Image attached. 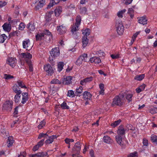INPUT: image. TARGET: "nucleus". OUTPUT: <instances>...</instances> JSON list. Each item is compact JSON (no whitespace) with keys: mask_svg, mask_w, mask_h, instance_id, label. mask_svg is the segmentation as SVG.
I'll use <instances>...</instances> for the list:
<instances>
[{"mask_svg":"<svg viewBox=\"0 0 157 157\" xmlns=\"http://www.w3.org/2000/svg\"><path fill=\"white\" fill-rule=\"evenodd\" d=\"M116 26L117 33L120 35H122L124 31V27L121 20L119 19L116 21Z\"/></svg>","mask_w":157,"mask_h":157,"instance_id":"4","label":"nucleus"},{"mask_svg":"<svg viewBox=\"0 0 157 157\" xmlns=\"http://www.w3.org/2000/svg\"><path fill=\"white\" fill-rule=\"evenodd\" d=\"M81 18L79 16H78L76 18V22L74 25L71 27V32L73 35V37L76 39L77 38V36L79 35V33L77 32L79 30V26L80 25Z\"/></svg>","mask_w":157,"mask_h":157,"instance_id":"1","label":"nucleus"},{"mask_svg":"<svg viewBox=\"0 0 157 157\" xmlns=\"http://www.w3.org/2000/svg\"><path fill=\"white\" fill-rule=\"evenodd\" d=\"M36 2V10H38L42 7L45 4V0H37Z\"/></svg>","mask_w":157,"mask_h":157,"instance_id":"12","label":"nucleus"},{"mask_svg":"<svg viewBox=\"0 0 157 157\" xmlns=\"http://www.w3.org/2000/svg\"><path fill=\"white\" fill-rule=\"evenodd\" d=\"M62 11V9L60 6L57 7L54 10V13L55 16L56 17H58L61 14Z\"/></svg>","mask_w":157,"mask_h":157,"instance_id":"17","label":"nucleus"},{"mask_svg":"<svg viewBox=\"0 0 157 157\" xmlns=\"http://www.w3.org/2000/svg\"><path fill=\"white\" fill-rule=\"evenodd\" d=\"M39 147V146L37 144L33 147V150L34 151H36L37 150Z\"/></svg>","mask_w":157,"mask_h":157,"instance_id":"62","label":"nucleus"},{"mask_svg":"<svg viewBox=\"0 0 157 157\" xmlns=\"http://www.w3.org/2000/svg\"><path fill=\"white\" fill-rule=\"evenodd\" d=\"M125 130L122 125L119 126L117 131V135L124 137Z\"/></svg>","mask_w":157,"mask_h":157,"instance_id":"14","label":"nucleus"},{"mask_svg":"<svg viewBox=\"0 0 157 157\" xmlns=\"http://www.w3.org/2000/svg\"><path fill=\"white\" fill-rule=\"evenodd\" d=\"M50 54L51 56L49 57L50 62L52 63L54 59L59 56L60 52L59 48L58 47H55L52 48L50 52Z\"/></svg>","mask_w":157,"mask_h":157,"instance_id":"3","label":"nucleus"},{"mask_svg":"<svg viewBox=\"0 0 157 157\" xmlns=\"http://www.w3.org/2000/svg\"><path fill=\"white\" fill-rule=\"evenodd\" d=\"M48 137V135L47 134V133L45 134L43 133L40 134L38 137V139H40L42 137H44L45 138H47Z\"/></svg>","mask_w":157,"mask_h":157,"instance_id":"48","label":"nucleus"},{"mask_svg":"<svg viewBox=\"0 0 157 157\" xmlns=\"http://www.w3.org/2000/svg\"><path fill=\"white\" fill-rule=\"evenodd\" d=\"M93 53L94 55H98L100 57L104 56L105 55V53L101 50L93 52Z\"/></svg>","mask_w":157,"mask_h":157,"instance_id":"29","label":"nucleus"},{"mask_svg":"<svg viewBox=\"0 0 157 157\" xmlns=\"http://www.w3.org/2000/svg\"><path fill=\"white\" fill-rule=\"evenodd\" d=\"M125 96L124 93H121L118 95L116 96L113 99L112 105L121 106L124 103V97Z\"/></svg>","mask_w":157,"mask_h":157,"instance_id":"2","label":"nucleus"},{"mask_svg":"<svg viewBox=\"0 0 157 157\" xmlns=\"http://www.w3.org/2000/svg\"><path fill=\"white\" fill-rule=\"evenodd\" d=\"M128 13L130 16L131 20L132 19L134 16V10L132 8H129L128 11Z\"/></svg>","mask_w":157,"mask_h":157,"instance_id":"32","label":"nucleus"},{"mask_svg":"<svg viewBox=\"0 0 157 157\" xmlns=\"http://www.w3.org/2000/svg\"><path fill=\"white\" fill-rule=\"evenodd\" d=\"M45 124L46 122L44 120L41 121L40 124L38 126V128L40 129H41L42 127L45 126Z\"/></svg>","mask_w":157,"mask_h":157,"instance_id":"50","label":"nucleus"},{"mask_svg":"<svg viewBox=\"0 0 157 157\" xmlns=\"http://www.w3.org/2000/svg\"><path fill=\"white\" fill-rule=\"evenodd\" d=\"M17 83L18 84V86L21 87V88L24 89H26L27 88L22 81H18Z\"/></svg>","mask_w":157,"mask_h":157,"instance_id":"47","label":"nucleus"},{"mask_svg":"<svg viewBox=\"0 0 157 157\" xmlns=\"http://www.w3.org/2000/svg\"><path fill=\"white\" fill-rule=\"evenodd\" d=\"M76 95L74 92L72 90H69L68 91L67 96L69 97H73Z\"/></svg>","mask_w":157,"mask_h":157,"instance_id":"46","label":"nucleus"},{"mask_svg":"<svg viewBox=\"0 0 157 157\" xmlns=\"http://www.w3.org/2000/svg\"><path fill=\"white\" fill-rule=\"evenodd\" d=\"M86 9L85 7H82L80 8V11L82 13H85L86 12Z\"/></svg>","mask_w":157,"mask_h":157,"instance_id":"58","label":"nucleus"},{"mask_svg":"<svg viewBox=\"0 0 157 157\" xmlns=\"http://www.w3.org/2000/svg\"><path fill=\"white\" fill-rule=\"evenodd\" d=\"M21 56L27 61V60L30 59L32 58V55L29 53H23L21 54Z\"/></svg>","mask_w":157,"mask_h":157,"instance_id":"20","label":"nucleus"},{"mask_svg":"<svg viewBox=\"0 0 157 157\" xmlns=\"http://www.w3.org/2000/svg\"><path fill=\"white\" fill-rule=\"evenodd\" d=\"M87 55L86 54H83L80 56L77 59L76 64L77 65L80 66L83 61H85L87 59Z\"/></svg>","mask_w":157,"mask_h":157,"instance_id":"7","label":"nucleus"},{"mask_svg":"<svg viewBox=\"0 0 157 157\" xmlns=\"http://www.w3.org/2000/svg\"><path fill=\"white\" fill-rule=\"evenodd\" d=\"M13 91L17 94H21V91L19 86L17 85H15L13 87Z\"/></svg>","mask_w":157,"mask_h":157,"instance_id":"26","label":"nucleus"},{"mask_svg":"<svg viewBox=\"0 0 157 157\" xmlns=\"http://www.w3.org/2000/svg\"><path fill=\"white\" fill-rule=\"evenodd\" d=\"M147 19L145 17L143 16L140 17L138 20V22L140 24L144 25L147 23Z\"/></svg>","mask_w":157,"mask_h":157,"instance_id":"28","label":"nucleus"},{"mask_svg":"<svg viewBox=\"0 0 157 157\" xmlns=\"http://www.w3.org/2000/svg\"><path fill=\"white\" fill-rule=\"evenodd\" d=\"M143 144L144 145L147 146L148 145V142L147 140L145 138H144L143 140Z\"/></svg>","mask_w":157,"mask_h":157,"instance_id":"57","label":"nucleus"},{"mask_svg":"<svg viewBox=\"0 0 157 157\" xmlns=\"http://www.w3.org/2000/svg\"><path fill=\"white\" fill-rule=\"evenodd\" d=\"M44 140V139H42L40 141H39L37 145H38L40 147H41L43 145Z\"/></svg>","mask_w":157,"mask_h":157,"instance_id":"60","label":"nucleus"},{"mask_svg":"<svg viewBox=\"0 0 157 157\" xmlns=\"http://www.w3.org/2000/svg\"><path fill=\"white\" fill-rule=\"evenodd\" d=\"M7 38V37L5 34L1 35L0 36V43H3Z\"/></svg>","mask_w":157,"mask_h":157,"instance_id":"38","label":"nucleus"},{"mask_svg":"<svg viewBox=\"0 0 157 157\" xmlns=\"http://www.w3.org/2000/svg\"><path fill=\"white\" fill-rule=\"evenodd\" d=\"M132 94H126L125 98L127 100L128 102H129L132 101Z\"/></svg>","mask_w":157,"mask_h":157,"instance_id":"41","label":"nucleus"},{"mask_svg":"<svg viewBox=\"0 0 157 157\" xmlns=\"http://www.w3.org/2000/svg\"><path fill=\"white\" fill-rule=\"evenodd\" d=\"M22 98L21 103L24 104L28 100V93H22Z\"/></svg>","mask_w":157,"mask_h":157,"instance_id":"22","label":"nucleus"},{"mask_svg":"<svg viewBox=\"0 0 157 157\" xmlns=\"http://www.w3.org/2000/svg\"><path fill=\"white\" fill-rule=\"evenodd\" d=\"M53 13L52 11H50L47 12L45 15V18L47 22H49L52 19V16Z\"/></svg>","mask_w":157,"mask_h":157,"instance_id":"18","label":"nucleus"},{"mask_svg":"<svg viewBox=\"0 0 157 157\" xmlns=\"http://www.w3.org/2000/svg\"><path fill=\"white\" fill-rule=\"evenodd\" d=\"M121 120L120 119L115 121L114 122L112 123L111 124V126L113 127H115L117 125H118L119 123L121 122Z\"/></svg>","mask_w":157,"mask_h":157,"instance_id":"45","label":"nucleus"},{"mask_svg":"<svg viewBox=\"0 0 157 157\" xmlns=\"http://www.w3.org/2000/svg\"><path fill=\"white\" fill-rule=\"evenodd\" d=\"M49 138L45 142L46 144H49L52 143L53 142V140L49 136Z\"/></svg>","mask_w":157,"mask_h":157,"instance_id":"54","label":"nucleus"},{"mask_svg":"<svg viewBox=\"0 0 157 157\" xmlns=\"http://www.w3.org/2000/svg\"><path fill=\"white\" fill-rule=\"evenodd\" d=\"M151 141L154 144L157 145V136L152 134L151 136Z\"/></svg>","mask_w":157,"mask_h":157,"instance_id":"35","label":"nucleus"},{"mask_svg":"<svg viewBox=\"0 0 157 157\" xmlns=\"http://www.w3.org/2000/svg\"><path fill=\"white\" fill-rule=\"evenodd\" d=\"M81 145L79 141L76 143L72 149V151L73 153H80V150H81Z\"/></svg>","mask_w":157,"mask_h":157,"instance_id":"13","label":"nucleus"},{"mask_svg":"<svg viewBox=\"0 0 157 157\" xmlns=\"http://www.w3.org/2000/svg\"><path fill=\"white\" fill-rule=\"evenodd\" d=\"M17 62V60L16 58L13 57H9L6 60V63L13 68L15 66Z\"/></svg>","mask_w":157,"mask_h":157,"instance_id":"8","label":"nucleus"},{"mask_svg":"<svg viewBox=\"0 0 157 157\" xmlns=\"http://www.w3.org/2000/svg\"><path fill=\"white\" fill-rule=\"evenodd\" d=\"M14 142L13 140V138L12 136H10L8 138L7 140V146L8 147H10V146L13 145V144Z\"/></svg>","mask_w":157,"mask_h":157,"instance_id":"27","label":"nucleus"},{"mask_svg":"<svg viewBox=\"0 0 157 157\" xmlns=\"http://www.w3.org/2000/svg\"><path fill=\"white\" fill-rule=\"evenodd\" d=\"M124 3L126 5H129L131 4L133 0H124Z\"/></svg>","mask_w":157,"mask_h":157,"instance_id":"63","label":"nucleus"},{"mask_svg":"<svg viewBox=\"0 0 157 157\" xmlns=\"http://www.w3.org/2000/svg\"><path fill=\"white\" fill-rule=\"evenodd\" d=\"M22 45L24 48L26 49L27 50H29L31 49L33 47V45L30 44V40L29 39H26L23 41Z\"/></svg>","mask_w":157,"mask_h":157,"instance_id":"9","label":"nucleus"},{"mask_svg":"<svg viewBox=\"0 0 157 157\" xmlns=\"http://www.w3.org/2000/svg\"><path fill=\"white\" fill-rule=\"evenodd\" d=\"M26 156V153L25 151H24L20 152V155H18V157H20L21 156H22L23 157H25Z\"/></svg>","mask_w":157,"mask_h":157,"instance_id":"61","label":"nucleus"},{"mask_svg":"<svg viewBox=\"0 0 157 157\" xmlns=\"http://www.w3.org/2000/svg\"><path fill=\"white\" fill-rule=\"evenodd\" d=\"M93 79V77L92 76H90V77L86 78L80 81V84L84 86L87 82H89L92 81Z\"/></svg>","mask_w":157,"mask_h":157,"instance_id":"16","label":"nucleus"},{"mask_svg":"<svg viewBox=\"0 0 157 157\" xmlns=\"http://www.w3.org/2000/svg\"><path fill=\"white\" fill-rule=\"evenodd\" d=\"M13 105V101L8 100L3 104L2 109L4 111L10 112L12 110Z\"/></svg>","mask_w":157,"mask_h":157,"instance_id":"6","label":"nucleus"},{"mask_svg":"<svg viewBox=\"0 0 157 157\" xmlns=\"http://www.w3.org/2000/svg\"><path fill=\"white\" fill-rule=\"evenodd\" d=\"M103 140V141L108 144H110L112 143L113 140L108 136H104Z\"/></svg>","mask_w":157,"mask_h":157,"instance_id":"24","label":"nucleus"},{"mask_svg":"<svg viewBox=\"0 0 157 157\" xmlns=\"http://www.w3.org/2000/svg\"><path fill=\"white\" fill-rule=\"evenodd\" d=\"M89 61L91 63H94L95 64H98L101 62V60L99 58L96 56H94L90 58Z\"/></svg>","mask_w":157,"mask_h":157,"instance_id":"15","label":"nucleus"},{"mask_svg":"<svg viewBox=\"0 0 157 157\" xmlns=\"http://www.w3.org/2000/svg\"><path fill=\"white\" fill-rule=\"evenodd\" d=\"M74 153V154H73L72 155L73 157H80V155H79L80 153H78L77 152H75Z\"/></svg>","mask_w":157,"mask_h":157,"instance_id":"64","label":"nucleus"},{"mask_svg":"<svg viewBox=\"0 0 157 157\" xmlns=\"http://www.w3.org/2000/svg\"><path fill=\"white\" fill-rule=\"evenodd\" d=\"M144 74L137 75L135 77L134 79L138 81H141L144 78Z\"/></svg>","mask_w":157,"mask_h":157,"instance_id":"36","label":"nucleus"},{"mask_svg":"<svg viewBox=\"0 0 157 157\" xmlns=\"http://www.w3.org/2000/svg\"><path fill=\"white\" fill-rule=\"evenodd\" d=\"M48 153L46 152H44L42 151L41 153V156L40 157H44L45 156H47L48 157H49V155H48Z\"/></svg>","mask_w":157,"mask_h":157,"instance_id":"59","label":"nucleus"},{"mask_svg":"<svg viewBox=\"0 0 157 157\" xmlns=\"http://www.w3.org/2000/svg\"><path fill=\"white\" fill-rule=\"evenodd\" d=\"M60 106L61 108L63 109H69V107L67 105V103L65 102H63L61 105Z\"/></svg>","mask_w":157,"mask_h":157,"instance_id":"40","label":"nucleus"},{"mask_svg":"<svg viewBox=\"0 0 157 157\" xmlns=\"http://www.w3.org/2000/svg\"><path fill=\"white\" fill-rule=\"evenodd\" d=\"M82 92V87L80 86L78 88H77L76 91L75 92V94L76 96H78V94L81 93Z\"/></svg>","mask_w":157,"mask_h":157,"instance_id":"43","label":"nucleus"},{"mask_svg":"<svg viewBox=\"0 0 157 157\" xmlns=\"http://www.w3.org/2000/svg\"><path fill=\"white\" fill-rule=\"evenodd\" d=\"M89 39L86 36H83L82 38V46L83 48L86 47L88 44Z\"/></svg>","mask_w":157,"mask_h":157,"instance_id":"19","label":"nucleus"},{"mask_svg":"<svg viewBox=\"0 0 157 157\" xmlns=\"http://www.w3.org/2000/svg\"><path fill=\"white\" fill-rule=\"evenodd\" d=\"M44 34L47 35L48 36L49 40L50 41L51 39L52 38V34L48 30H45L43 33H39L36 36V38L37 40H42L44 36Z\"/></svg>","mask_w":157,"mask_h":157,"instance_id":"5","label":"nucleus"},{"mask_svg":"<svg viewBox=\"0 0 157 157\" xmlns=\"http://www.w3.org/2000/svg\"><path fill=\"white\" fill-rule=\"evenodd\" d=\"M59 2V0H51L50 1V3L48 5L47 8H50L52 7L54 5L57 4Z\"/></svg>","mask_w":157,"mask_h":157,"instance_id":"25","label":"nucleus"},{"mask_svg":"<svg viewBox=\"0 0 157 157\" xmlns=\"http://www.w3.org/2000/svg\"><path fill=\"white\" fill-rule=\"evenodd\" d=\"M110 56L111 58L113 59H117L121 57L120 54L119 52L111 54Z\"/></svg>","mask_w":157,"mask_h":157,"instance_id":"37","label":"nucleus"},{"mask_svg":"<svg viewBox=\"0 0 157 157\" xmlns=\"http://www.w3.org/2000/svg\"><path fill=\"white\" fill-rule=\"evenodd\" d=\"M149 112L152 114H154L157 113V109L155 107L151 108L149 109Z\"/></svg>","mask_w":157,"mask_h":157,"instance_id":"51","label":"nucleus"},{"mask_svg":"<svg viewBox=\"0 0 157 157\" xmlns=\"http://www.w3.org/2000/svg\"><path fill=\"white\" fill-rule=\"evenodd\" d=\"M14 77L12 75L7 74H4V78L6 79H9L12 78H13Z\"/></svg>","mask_w":157,"mask_h":157,"instance_id":"53","label":"nucleus"},{"mask_svg":"<svg viewBox=\"0 0 157 157\" xmlns=\"http://www.w3.org/2000/svg\"><path fill=\"white\" fill-rule=\"evenodd\" d=\"M46 75L50 76H51L53 75L54 72V69H47L46 70Z\"/></svg>","mask_w":157,"mask_h":157,"instance_id":"44","label":"nucleus"},{"mask_svg":"<svg viewBox=\"0 0 157 157\" xmlns=\"http://www.w3.org/2000/svg\"><path fill=\"white\" fill-rule=\"evenodd\" d=\"M51 84H61V82L58 79L56 78L52 79L50 82Z\"/></svg>","mask_w":157,"mask_h":157,"instance_id":"42","label":"nucleus"},{"mask_svg":"<svg viewBox=\"0 0 157 157\" xmlns=\"http://www.w3.org/2000/svg\"><path fill=\"white\" fill-rule=\"evenodd\" d=\"M57 67L58 69H63V67L67 68V69H69L68 66H67V67H66V64H65L63 62H59L57 63Z\"/></svg>","mask_w":157,"mask_h":157,"instance_id":"31","label":"nucleus"},{"mask_svg":"<svg viewBox=\"0 0 157 157\" xmlns=\"http://www.w3.org/2000/svg\"><path fill=\"white\" fill-rule=\"evenodd\" d=\"M20 94H17L15 96V101L16 103L18 102L21 98Z\"/></svg>","mask_w":157,"mask_h":157,"instance_id":"52","label":"nucleus"},{"mask_svg":"<svg viewBox=\"0 0 157 157\" xmlns=\"http://www.w3.org/2000/svg\"><path fill=\"white\" fill-rule=\"evenodd\" d=\"M138 154L137 151H134L133 152L130 153L128 155V157H135L138 156Z\"/></svg>","mask_w":157,"mask_h":157,"instance_id":"49","label":"nucleus"},{"mask_svg":"<svg viewBox=\"0 0 157 157\" xmlns=\"http://www.w3.org/2000/svg\"><path fill=\"white\" fill-rule=\"evenodd\" d=\"M83 96V98L85 100H90L92 97V95L90 93L87 91H85L84 92Z\"/></svg>","mask_w":157,"mask_h":157,"instance_id":"21","label":"nucleus"},{"mask_svg":"<svg viewBox=\"0 0 157 157\" xmlns=\"http://www.w3.org/2000/svg\"><path fill=\"white\" fill-rule=\"evenodd\" d=\"M2 27L4 30L6 32H9L11 30V25L10 24L7 23H5Z\"/></svg>","mask_w":157,"mask_h":157,"instance_id":"23","label":"nucleus"},{"mask_svg":"<svg viewBox=\"0 0 157 157\" xmlns=\"http://www.w3.org/2000/svg\"><path fill=\"white\" fill-rule=\"evenodd\" d=\"M124 136H120L119 135H117L116 136V139L117 143H118L120 145H123V142L122 139Z\"/></svg>","mask_w":157,"mask_h":157,"instance_id":"30","label":"nucleus"},{"mask_svg":"<svg viewBox=\"0 0 157 157\" xmlns=\"http://www.w3.org/2000/svg\"><path fill=\"white\" fill-rule=\"evenodd\" d=\"M82 33L84 36H88L90 34V30L89 29L87 28L82 30Z\"/></svg>","mask_w":157,"mask_h":157,"instance_id":"39","label":"nucleus"},{"mask_svg":"<svg viewBox=\"0 0 157 157\" xmlns=\"http://www.w3.org/2000/svg\"><path fill=\"white\" fill-rule=\"evenodd\" d=\"M72 78L71 76H64L62 78V82L64 85H69L71 83V80Z\"/></svg>","mask_w":157,"mask_h":157,"instance_id":"11","label":"nucleus"},{"mask_svg":"<svg viewBox=\"0 0 157 157\" xmlns=\"http://www.w3.org/2000/svg\"><path fill=\"white\" fill-rule=\"evenodd\" d=\"M126 11V10L125 9L120 10L117 12V15L119 18H122L123 17V14Z\"/></svg>","mask_w":157,"mask_h":157,"instance_id":"34","label":"nucleus"},{"mask_svg":"<svg viewBox=\"0 0 157 157\" xmlns=\"http://www.w3.org/2000/svg\"><path fill=\"white\" fill-rule=\"evenodd\" d=\"M25 25L23 23H21L19 25V27L18 28L19 30H24L25 28Z\"/></svg>","mask_w":157,"mask_h":157,"instance_id":"55","label":"nucleus"},{"mask_svg":"<svg viewBox=\"0 0 157 157\" xmlns=\"http://www.w3.org/2000/svg\"><path fill=\"white\" fill-rule=\"evenodd\" d=\"M27 28L30 31H33L35 29V26L34 23H29L28 25Z\"/></svg>","mask_w":157,"mask_h":157,"instance_id":"33","label":"nucleus"},{"mask_svg":"<svg viewBox=\"0 0 157 157\" xmlns=\"http://www.w3.org/2000/svg\"><path fill=\"white\" fill-rule=\"evenodd\" d=\"M140 31H139L138 32H136L135 33L133 34V35L132 36V38L134 39L135 40L136 38L137 37V36L140 34Z\"/></svg>","mask_w":157,"mask_h":157,"instance_id":"56","label":"nucleus"},{"mask_svg":"<svg viewBox=\"0 0 157 157\" xmlns=\"http://www.w3.org/2000/svg\"><path fill=\"white\" fill-rule=\"evenodd\" d=\"M67 28L66 26L63 24L57 26V30L60 34H62L65 33L67 31Z\"/></svg>","mask_w":157,"mask_h":157,"instance_id":"10","label":"nucleus"}]
</instances>
